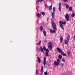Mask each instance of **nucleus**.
Masks as SVG:
<instances>
[{"label":"nucleus","instance_id":"nucleus-1","mask_svg":"<svg viewBox=\"0 0 75 75\" xmlns=\"http://www.w3.org/2000/svg\"><path fill=\"white\" fill-rule=\"evenodd\" d=\"M51 24L52 25V27L54 30L51 29L50 30V33H56V31H55V30H57V28H56V24H55V23L53 22H52L51 23Z\"/></svg>","mask_w":75,"mask_h":75},{"label":"nucleus","instance_id":"nucleus-2","mask_svg":"<svg viewBox=\"0 0 75 75\" xmlns=\"http://www.w3.org/2000/svg\"><path fill=\"white\" fill-rule=\"evenodd\" d=\"M57 50L58 51V52H59V53H61V54L62 55H63V56H66L67 55L66 54H65L64 52H62V51L61 49H59V47H57Z\"/></svg>","mask_w":75,"mask_h":75},{"label":"nucleus","instance_id":"nucleus-3","mask_svg":"<svg viewBox=\"0 0 75 75\" xmlns=\"http://www.w3.org/2000/svg\"><path fill=\"white\" fill-rule=\"evenodd\" d=\"M49 45L48 46V48L49 50H51L52 51V42H49L48 43Z\"/></svg>","mask_w":75,"mask_h":75},{"label":"nucleus","instance_id":"nucleus-4","mask_svg":"<svg viewBox=\"0 0 75 75\" xmlns=\"http://www.w3.org/2000/svg\"><path fill=\"white\" fill-rule=\"evenodd\" d=\"M42 47H40V51L42 52H43V50H44V51H47V49H46V47H45V46H43Z\"/></svg>","mask_w":75,"mask_h":75},{"label":"nucleus","instance_id":"nucleus-5","mask_svg":"<svg viewBox=\"0 0 75 75\" xmlns=\"http://www.w3.org/2000/svg\"><path fill=\"white\" fill-rule=\"evenodd\" d=\"M57 61L54 62V64L55 65H56V66H58V65H59V63L58 62L59 61V59H57Z\"/></svg>","mask_w":75,"mask_h":75},{"label":"nucleus","instance_id":"nucleus-6","mask_svg":"<svg viewBox=\"0 0 75 75\" xmlns=\"http://www.w3.org/2000/svg\"><path fill=\"white\" fill-rule=\"evenodd\" d=\"M69 16L68 15V14H66L65 16V18L66 20V21H69Z\"/></svg>","mask_w":75,"mask_h":75},{"label":"nucleus","instance_id":"nucleus-7","mask_svg":"<svg viewBox=\"0 0 75 75\" xmlns=\"http://www.w3.org/2000/svg\"><path fill=\"white\" fill-rule=\"evenodd\" d=\"M59 24H60V26L61 28L63 30H64V26H63V25L62 23H61V21H59Z\"/></svg>","mask_w":75,"mask_h":75},{"label":"nucleus","instance_id":"nucleus-8","mask_svg":"<svg viewBox=\"0 0 75 75\" xmlns=\"http://www.w3.org/2000/svg\"><path fill=\"white\" fill-rule=\"evenodd\" d=\"M49 50H48V49H47L46 51V54H45V55L46 56H47V57L49 56V54H48V52H49Z\"/></svg>","mask_w":75,"mask_h":75},{"label":"nucleus","instance_id":"nucleus-9","mask_svg":"<svg viewBox=\"0 0 75 75\" xmlns=\"http://www.w3.org/2000/svg\"><path fill=\"white\" fill-rule=\"evenodd\" d=\"M59 11L61 12V3H59Z\"/></svg>","mask_w":75,"mask_h":75},{"label":"nucleus","instance_id":"nucleus-10","mask_svg":"<svg viewBox=\"0 0 75 75\" xmlns=\"http://www.w3.org/2000/svg\"><path fill=\"white\" fill-rule=\"evenodd\" d=\"M46 57H45L44 58V62H43V64H44V66H45V65H46Z\"/></svg>","mask_w":75,"mask_h":75},{"label":"nucleus","instance_id":"nucleus-11","mask_svg":"<svg viewBox=\"0 0 75 75\" xmlns=\"http://www.w3.org/2000/svg\"><path fill=\"white\" fill-rule=\"evenodd\" d=\"M52 18H55V12H53L52 13Z\"/></svg>","mask_w":75,"mask_h":75},{"label":"nucleus","instance_id":"nucleus-12","mask_svg":"<svg viewBox=\"0 0 75 75\" xmlns=\"http://www.w3.org/2000/svg\"><path fill=\"white\" fill-rule=\"evenodd\" d=\"M37 58L38 59V61L39 63H40V62H41V59H40V57H39L38 56L37 57Z\"/></svg>","mask_w":75,"mask_h":75},{"label":"nucleus","instance_id":"nucleus-13","mask_svg":"<svg viewBox=\"0 0 75 75\" xmlns=\"http://www.w3.org/2000/svg\"><path fill=\"white\" fill-rule=\"evenodd\" d=\"M52 5L51 6H49V10H50V11L51 10H52Z\"/></svg>","mask_w":75,"mask_h":75},{"label":"nucleus","instance_id":"nucleus-14","mask_svg":"<svg viewBox=\"0 0 75 75\" xmlns=\"http://www.w3.org/2000/svg\"><path fill=\"white\" fill-rule=\"evenodd\" d=\"M44 67L42 66L41 67V73H43V70H44Z\"/></svg>","mask_w":75,"mask_h":75},{"label":"nucleus","instance_id":"nucleus-15","mask_svg":"<svg viewBox=\"0 0 75 75\" xmlns=\"http://www.w3.org/2000/svg\"><path fill=\"white\" fill-rule=\"evenodd\" d=\"M60 41H61V42H62V40H63V37L62 36H61L60 37Z\"/></svg>","mask_w":75,"mask_h":75},{"label":"nucleus","instance_id":"nucleus-16","mask_svg":"<svg viewBox=\"0 0 75 75\" xmlns=\"http://www.w3.org/2000/svg\"><path fill=\"white\" fill-rule=\"evenodd\" d=\"M58 58L59 59H62V55L61 54H59L58 57Z\"/></svg>","mask_w":75,"mask_h":75},{"label":"nucleus","instance_id":"nucleus-17","mask_svg":"<svg viewBox=\"0 0 75 75\" xmlns=\"http://www.w3.org/2000/svg\"><path fill=\"white\" fill-rule=\"evenodd\" d=\"M40 31H42L43 30V27L42 25L40 26Z\"/></svg>","mask_w":75,"mask_h":75},{"label":"nucleus","instance_id":"nucleus-18","mask_svg":"<svg viewBox=\"0 0 75 75\" xmlns=\"http://www.w3.org/2000/svg\"><path fill=\"white\" fill-rule=\"evenodd\" d=\"M43 34H44V35L45 37H47V35H46V32H45V31H43Z\"/></svg>","mask_w":75,"mask_h":75},{"label":"nucleus","instance_id":"nucleus-19","mask_svg":"<svg viewBox=\"0 0 75 75\" xmlns=\"http://www.w3.org/2000/svg\"><path fill=\"white\" fill-rule=\"evenodd\" d=\"M37 16L38 17H41V14L39 13H37Z\"/></svg>","mask_w":75,"mask_h":75},{"label":"nucleus","instance_id":"nucleus-20","mask_svg":"<svg viewBox=\"0 0 75 75\" xmlns=\"http://www.w3.org/2000/svg\"><path fill=\"white\" fill-rule=\"evenodd\" d=\"M40 44H41V40H40L39 42L37 43V45H40Z\"/></svg>","mask_w":75,"mask_h":75},{"label":"nucleus","instance_id":"nucleus-21","mask_svg":"<svg viewBox=\"0 0 75 75\" xmlns=\"http://www.w3.org/2000/svg\"><path fill=\"white\" fill-rule=\"evenodd\" d=\"M65 6H66L67 8H69V6L68 5V4H66Z\"/></svg>","mask_w":75,"mask_h":75},{"label":"nucleus","instance_id":"nucleus-22","mask_svg":"<svg viewBox=\"0 0 75 75\" xmlns=\"http://www.w3.org/2000/svg\"><path fill=\"white\" fill-rule=\"evenodd\" d=\"M61 23L62 24H65L66 23V22H63V21H62V22H61Z\"/></svg>","mask_w":75,"mask_h":75},{"label":"nucleus","instance_id":"nucleus-23","mask_svg":"<svg viewBox=\"0 0 75 75\" xmlns=\"http://www.w3.org/2000/svg\"><path fill=\"white\" fill-rule=\"evenodd\" d=\"M69 8L70 11H72V7H69Z\"/></svg>","mask_w":75,"mask_h":75},{"label":"nucleus","instance_id":"nucleus-24","mask_svg":"<svg viewBox=\"0 0 75 75\" xmlns=\"http://www.w3.org/2000/svg\"><path fill=\"white\" fill-rule=\"evenodd\" d=\"M68 41H67V40H65L64 42L65 44H68Z\"/></svg>","mask_w":75,"mask_h":75},{"label":"nucleus","instance_id":"nucleus-25","mask_svg":"<svg viewBox=\"0 0 75 75\" xmlns=\"http://www.w3.org/2000/svg\"><path fill=\"white\" fill-rule=\"evenodd\" d=\"M53 11L54 13L55 11V7H54L53 8Z\"/></svg>","mask_w":75,"mask_h":75},{"label":"nucleus","instance_id":"nucleus-26","mask_svg":"<svg viewBox=\"0 0 75 75\" xmlns=\"http://www.w3.org/2000/svg\"><path fill=\"white\" fill-rule=\"evenodd\" d=\"M38 69H37L36 72V75H38Z\"/></svg>","mask_w":75,"mask_h":75},{"label":"nucleus","instance_id":"nucleus-27","mask_svg":"<svg viewBox=\"0 0 75 75\" xmlns=\"http://www.w3.org/2000/svg\"><path fill=\"white\" fill-rule=\"evenodd\" d=\"M71 16L72 17H74L75 16V14L74 13H72L71 15Z\"/></svg>","mask_w":75,"mask_h":75},{"label":"nucleus","instance_id":"nucleus-28","mask_svg":"<svg viewBox=\"0 0 75 75\" xmlns=\"http://www.w3.org/2000/svg\"><path fill=\"white\" fill-rule=\"evenodd\" d=\"M63 1L64 3H67H67H68V0H63Z\"/></svg>","mask_w":75,"mask_h":75},{"label":"nucleus","instance_id":"nucleus-29","mask_svg":"<svg viewBox=\"0 0 75 75\" xmlns=\"http://www.w3.org/2000/svg\"><path fill=\"white\" fill-rule=\"evenodd\" d=\"M42 14L43 16H45V12H42Z\"/></svg>","mask_w":75,"mask_h":75},{"label":"nucleus","instance_id":"nucleus-30","mask_svg":"<svg viewBox=\"0 0 75 75\" xmlns=\"http://www.w3.org/2000/svg\"><path fill=\"white\" fill-rule=\"evenodd\" d=\"M44 74L45 75H48V73L47 72H44Z\"/></svg>","mask_w":75,"mask_h":75},{"label":"nucleus","instance_id":"nucleus-31","mask_svg":"<svg viewBox=\"0 0 75 75\" xmlns=\"http://www.w3.org/2000/svg\"><path fill=\"white\" fill-rule=\"evenodd\" d=\"M62 61L63 62H65V59L64 58H63L62 59Z\"/></svg>","mask_w":75,"mask_h":75},{"label":"nucleus","instance_id":"nucleus-32","mask_svg":"<svg viewBox=\"0 0 75 75\" xmlns=\"http://www.w3.org/2000/svg\"><path fill=\"white\" fill-rule=\"evenodd\" d=\"M40 0H37V2H38V3H39V2H40Z\"/></svg>","mask_w":75,"mask_h":75},{"label":"nucleus","instance_id":"nucleus-33","mask_svg":"<svg viewBox=\"0 0 75 75\" xmlns=\"http://www.w3.org/2000/svg\"><path fill=\"white\" fill-rule=\"evenodd\" d=\"M70 38V37H69V36L68 35V36L67 38Z\"/></svg>","mask_w":75,"mask_h":75},{"label":"nucleus","instance_id":"nucleus-34","mask_svg":"<svg viewBox=\"0 0 75 75\" xmlns=\"http://www.w3.org/2000/svg\"><path fill=\"white\" fill-rule=\"evenodd\" d=\"M61 67H64V64H62L61 65Z\"/></svg>","mask_w":75,"mask_h":75},{"label":"nucleus","instance_id":"nucleus-35","mask_svg":"<svg viewBox=\"0 0 75 75\" xmlns=\"http://www.w3.org/2000/svg\"><path fill=\"white\" fill-rule=\"evenodd\" d=\"M44 42H47V40H45Z\"/></svg>","mask_w":75,"mask_h":75},{"label":"nucleus","instance_id":"nucleus-36","mask_svg":"<svg viewBox=\"0 0 75 75\" xmlns=\"http://www.w3.org/2000/svg\"><path fill=\"white\" fill-rule=\"evenodd\" d=\"M45 7H46V8H47V7H48V6L47 5H46Z\"/></svg>","mask_w":75,"mask_h":75},{"label":"nucleus","instance_id":"nucleus-37","mask_svg":"<svg viewBox=\"0 0 75 75\" xmlns=\"http://www.w3.org/2000/svg\"><path fill=\"white\" fill-rule=\"evenodd\" d=\"M48 20H49V18H47V21H48Z\"/></svg>","mask_w":75,"mask_h":75},{"label":"nucleus","instance_id":"nucleus-38","mask_svg":"<svg viewBox=\"0 0 75 75\" xmlns=\"http://www.w3.org/2000/svg\"><path fill=\"white\" fill-rule=\"evenodd\" d=\"M40 48L38 49V51H40Z\"/></svg>","mask_w":75,"mask_h":75},{"label":"nucleus","instance_id":"nucleus-39","mask_svg":"<svg viewBox=\"0 0 75 75\" xmlns=\"http://www.w3.org/2000/svg\"><path fill=\"white\" fill-rule=\"evenodd\" d=\"M67 38V40L68 41H69V38Z\"/></svg>","mask_w":75,"mask_h":75},{"label":"nucleus","instance_id":"nucleus-40","mask_svg":"<svg viewBox=\"0 0 75 75\" xmlns=\"http://www.w3.org/2000/svg\"><path fill=\"white\" fill-rule=\"evenodd\" d=\"M43 1V0H40L41 1Z\"/></svg>","mask_w":75,"mask_h":75},{"label":"nucleus","instance_id":"nucleus-41","mask_svg":"<svg viewBox=\"0 0 75 75\" xmlns=\"http://www.w3.org/2000/svg\"><path fill=\"white\" fill-rule=\"evenodd\" d=\"M41 74V75H42V73H41V74Z\"/></svg>","mask_w":75,"mask_h":75}]
</instances>
